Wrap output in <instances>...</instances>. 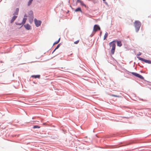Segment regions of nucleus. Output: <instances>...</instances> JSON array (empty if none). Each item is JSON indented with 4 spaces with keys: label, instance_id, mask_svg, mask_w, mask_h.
Listing matches in <instances>:
<instances>
[{
    "label": "nucleus",
    "instance_id": "obj_26",
    "mask_svg": "<svg viewBox=\"0 0 151 151\" xmlns=\"http://www.w3.org/2000/svg\"><path fill=\"white\" fill-rule=\"evenodd\" d=\"M82 1L81 0H77L76 2V5L77 4V3H80Z\"/></svg>",
    "mask_w": 151,
    "mask_h": 151
},
{
    "label": "nucleus",
    "instance_id": "obj_51",
    "mask_svg": "<svg viewBox=\"0 0 151 151\" xmlns=\"http://www.w3.org/2000/svg\"><path fill=\"white\" fill-rule=\"evenodd\" d=\"M103 1H105L106 0H102Z\"/></svg>",
    "mask_w": 151,
    "mask_h": 151
},
{
    "label": "nucleus",
    "instance_id": "obj_13",
    "mask_svg": "<svg viewBox=\"0 0 151 151\" xmlns=\"http://www.w3.org/2000/svg\"><path fill=\"white\" fill-rule=\"evenodd\" d=\"M17 17V16L13 15V16L12 17V19L10 21V23H13L14 21L16 19Z\"/></svg>",
    "mask_w": 151,
    "mask_h": 151
},
{
    "label": "nucleus",
    "instance_id": "obj_34",
    "mask_svg": "<svg viewBox=\"0 0 151 151\" xmlns=\"http://www.w3.org/2000/svg\"><path fill=\"white\" fill-rule=\"evenodd\" d=\"M94 34L95 33L93 32L90 35V36L91 37H92L94 35Z\"/></svg>",
    "mask_w": 151,
    "mask_h": 151
},
{
    "label": "nucleus",
    "instance_id": "obj_41",
    "mask_svg": "<svg viewBox=\"0 0 151 151\" xmlns=\"http://www.w3.org/2000/svg\"><path fill=\"white\" fill-rule=\"evenodd\" d=\"M60 38L58 40H57V41L58 42H59V41H60Z\"/></svg>",
    "mask_w": 151,
    "mask_h": 151
},
{
    "label": "nucleus",
    "instance_id": "obj_58",
    "mask_svg": "<svg viewBox=\"0 0 151 151\" xmlns=\"http://www.w3.org/2000/svg\"><path fill=\"white\" fill-rule=\"evenodd\" d=\"M136 67H135V69H136Z\"/></svg>",
    "mask_w": 151,
    "mask_h": 151
},
{
    "label": "nucleus",
    "instance_id": "obj_57",
    "mask_svg": "<svg viewBox=\"0 0 151 151\" xmlns=\"http://www.w3.org/2000/svg\"><path fill=\"white\" fill-rule=\"evenodd\" d=\"M1 63H2L3 62H2V61H1Z\"/></svg>",
    "mask_w": 151,
    "mask_h": 151
},
{
    "label": "nucleus",
    "instance_id": "obj_16",
    "mask_svg": "<svg viewBox=\"0 0 151 151\" xmlns=\"http://www.w3.org/2000/svg\"><path fill=\"white\" fill-rule=\"evenodd\" d=\"M28 16L30 17H32L33 16V12L32 10L28 12Z\"/></svg>",
    "mask_w": 151,
    "mask_h": 151
},
{
    "label": "nucleus",
    "instance_id": "obj_14",
    "mask_svg": "<svg viewBox=\"0 0 151 151\" xmlns=\"http://www.w3.org/2000/svg\"><path fill=\"white\" fill-rule=\"evenodd\" d=\"M19 9L18 8H16L14 13L13 14V15L17 16L19 13Z\"/></svg>",
    "mask_w": 151,
    "mask_h": 151
},
{
    "label": "nucleus",
    "instance_id": "obj_43",
    "mask_svg": "<svg viewBox=\"0 0 151 151\" xmlns=\"http://www.w3.org/2000/svg\"><path fill=\"white\" fill-rule=\"evenodd\" d=\"M139 66L140 67H141V68H143V65L141 66V65H139Z\"/></svg>",
    "mask_w": 151,
    "mask_h": 151
},
{
    "label": "nucleus",
    "instance_id": "obj_59",
    "mask_svg": "<svg viewBox=\"0 0 151 151\" xmlns=\"http://www.w3.org/2000/svg\"><path fill=\"white\" fill-rule=\"evenodd\" d=\"M62 71H64L63 70H61Z\"/></svg>",
    "mask_w": 151,
    "mask_h": 151
},
{
    "label": "nucleus",
    "instance_id": "obj_45",
    "mask_svg": "<svg viewBox=\"0 0 151 151\" xmlns=\"http://www.w3.org/2000/svg\"><path fill=\"white\" fill-rule=\"evenodd\" d=\"M19 135H20L19 134H18L17 135V137H19Z\"/></svg>",
    "mask_w": 151,
    "mask_h": 151
},
{
    "label": "nucleus",
    "instance_id": "obj_48",
    "mask_svg": "<svg viewBox=\"0 0 151 151\" xmlns=\"http://www.w3.org/2000/svg\"><path fill=\"white\" fill-rule=\"evenodd\" d=\"M68 3H70V0H69V1H68Z\"/></svg>",
    "mask_w": 151,
    "mask_h": 151
},
{
    "label": "nucleus",
    "instance_id": "obj_15",
    "mask_svg": "<svg viewBox=\"0 0 151 151\" xmlns=\"http://www.w3.org/2000/svg\"><path fill=\"white\" fill-rule=\"evenodd\" d=\"M80 5L81 6H84L86 8V9H88L89 8V7L88 6L86 5L83 2V1H82L80 3Z\"/></svg>",
    "mask_w": 151,
    "mask_h": 151
},
{
    "label": "nucleus",
    "instance_id": "obj_7",
    "mask_svg": "<svg viewBox=\"0 0 151 151\" xmlns=\"http://www.w3.org/2000/svg\"><path fill=\"white\" fill-rule=\"evenodd\" d=\"M101 28L98 24H95L94 25L93 32L97 31L98 30H100Z\"/></svg>",
    "mask_w": 151,
    "mask_h": 151
},
{
    "label": "nucleus",
    "instance_id": "obj_5",
    "mask_svg": "<svg viewBox=\"0 0 151 151\" xmlns=\"http://www.w3.org/2000/svg\"><path fill=\"white\" fill-rule=\"evenodd\" d=\"M137 58L138 59V60H141L142 62L149 64H151V60H150L145 59L143 58L138 56H137Z\"/></svg>",
    "mask_w": 151,
    "mask_h": 151
},
{
    "label": "nucleus",
    "instance_id": "obj_19",
    "mask_svg": "<svg viewBox=\"0 0 151 151\" xmlns=\"http://www.w3.org/2000/svg\"><path fill=\"white\" fill-rule=\"evenodd\" d=\"M27 19V18L25 17H24L23 18L22 22H21L22 23V24H23V25L25 24L26 22Z\"/></svg>",
    "mask_w": 151,
    "mask_h": 151
},
{
    "label": "nucleus",
    "instance_id": "obj_17",
    "mask_svg": "<svg viewBox=\"0 0 151 151\" xmlns=\"http://www.w3.org/2000/svg\"><path fill=\"white\" fill-rule=\"evenodd\" d=\"M116 48H111V50L110 54L111 55H113L114 54Z\"/></svg>",
    "mask_w": 151,
    "mask_h": 151
},
{
    "label": "nucleus",
    "instance_id": "obj_44",
    "mask_svg": "<svg viewBox=\"0 0 151 151\" xmlns=\"http://www.w3.org/2000/svg\"><path fill=\"white\" fill-rule=\"evenodd\" d=\"M69 12H70V11H69V10H68V11H67V12H66V14H68V13H69Z\"/></svg>",
    "mask_w": 151,
    "mask_h": 151
},
{
    "label": "nucleus",
    "instance_id": "obj_11",
    "mask_svg": "<svg viewBox=\"0 0 151 151\" xmlns=\"http://www.w3.org/2000/svg\"><path fill=\"white\" fill-rule=\"evenodd\" d=\"M41 76L39 74L34 75L31 76V77L35 79H40V78Z\"/></svg>",
    "mask_w": 151,
    "mask_h": 151
},
{
    "label": "nucleus",
    "instance_id": "obj_49",
    "mask_svg": "<svg viewBox=\"0 0 151 151\" xmlns=\"http://www.w3.org/2000/svg\"><path fill=\"white\" fill-rule=\"evenodd\" d=\"M124 117L126 118H127L128 117Z\"/></svg>",
    "mask_w": 151,
    "mask_h": 151
},
{
    "label": "nucleus",
    "instance_id": "obj_47",
    "mask_svg": "<svg viewBox=\"0 0 151 151\" xmlns=\"http://www.w3.org/2000/svg\"><path fill=\"white\" fill-rule=\"evenodd\" d=\"M32 122H37V121H32Z\"/></svg>",
    "mask_w": 151,
    "mask_h": 151
},
{
    "label": "nucleus",
    "instance_id": "obj_52",
    "mask_svg": "<svg viewBox=\"0 0 151 151\" xmlns=\"http://www.w3.org/2000/svg\"><path fill=\"white\" fill-rule=\"evenodd\" d=\"M14 87L15 88H16V87H15V86H14Z\"/></svg>",
    "mask_w": 151,
    "mask_h": 151
},
{
    "label": "nucleus",
    "instance_id": "obj_24",
    "mask_svg": "<svg viewBox=\"0 0 151 151\" xmlns=\"http://www.w3.org/2000/svg\"><path fill=\"white\" fill-rule=\"evenodd\" d=\"M15 24L17 25H22V23L21 22V23H19V22H15Z\"/></svg>",
    "mask_w": 151,
    "mask_h": 151
},
{
    "label": "nucleus",
    "instance_id": "obj_38",
    "mask_svg": "<svg viewBox=\"0 0 151 151\" xmlns=\"http://www.w3.org/2000/svg\"><path fill=\"white\" fill-rule=\"evenodd\" d=\"M23 26V24H22V25H21V26L19 27H18V28L19 29H20L21 28V27Z\"/></svg>",
    "mask_w": 151,
    "mask_h": 151
},
{
    "label": "nucleus",
    "instance_id": "obj_30",
    "mask_svg": "<svg viewBox=\"0 0 151 151\" xmlns=\"http://www.w3.org/2000/svg\"><path fill=\"white\" fill-rule=\"evenodd\" d=\"M142 54V53L140 52H139V53L137 54V56L139 57V56L140 55Z\"/></svg>",
    "mask_w": 151,
    "mask_h": 151
},
{
    "label": "nucleus",
    "instance_id": "obj_46",
    "mask_svg": "<svg viewBox=\"0 0 151 151\" xmlns=\"http://www.w3.org/2000/svg\"><path fill=\"white\" fill-rule=\"evenodd\" d=\"M33 83L35 84H36L37 83H36L35 81H33Z\"/></svg>",
    "mask_w": 151,
    "mask_h": 151
},
{
    "label": "nucleus",
    "instance_id": "obj_31",
    "mask_svg": "<svg viewBox=\"0 0 151 151\" xmlns=\"http://www.w3.org/2000/svg\"><path fill=\"white\" fill-rule=\"evenodd\" d=\"M12 137H17V134H13L11 136Z\"/></svg>",
    "mask_w": 151,
    "mask_h": 151
},
{
    "label": "nucleus",
    "instance_id": "obj_6",
    "mask_svg": "<svg viewBox=\"0 0 151 151\" xmlns=\"http://www.w3.org/2000/svg\"><path fill=\"white\" fill-rule=\"evenodd\" d=\"M34 23L37 27H39L41 24L42 22L41 20H38L35 18L34 19Z\"/></svg>",
    "mask_w": 151,
    "mask_h": 151
},
{
    "label": "nucleus",
    "instance_id": "obj_53",
    "mask_svg": "<svg viewBox=\"0 0 151 151\" xmlns=\"http://www.w3.org/2000/svg\"><path fill=\"white\" fill-rule=\"evenodd\" d=\"M88 0V1H91V0Z\"/></svg>",
    "mask_w": 151,
    "mask_h": 151
},
{
    "label": "nucleus",
    "instance_id": "obj_4",
    "mask_svg": "<svg viewBox=\"0 0 151 151\" xmlns=\"http://www.w3.org/2000/svg\"><path fill=\"white\" fill-rule=\"evenodd\" d=\"M134 25L135 29V32H137L139 31L141 25V23L139 20H136L134 22Z\"/></svg>",
    "mask_w": 151,
    "mask_h": 151
},
{
    "label": "nucleus",
    "instance_id": "obj_22",
    "mask_svg": "<svg viewBox=\"0 0 151 151\" xmlns=\"http://www.w3.org/2000/svg\"><path fill=\"white\" fill-rule=\"evenodd\" d=\"M108 36V33L106 32L104 37V40H105L106 38Z\"/></svg>",
    "mask_w": 151,
    "mask_h": 151
},
{
    "label": "nucleus",
    "instance_id": "obj_33",
    "mask_svg": "<svg viewBox=\"0 0 151 151\" xmlns=\"http://www.w3.org/2000/svg\"><path fill=\"white\" fill-rule=\"evenodd\" d=\"M104 3L107 6H108V4L107 3V2H106V1H104Z\"/></svg>",
    "mask_w": 151,
    "mask_h": 151
},
{
    "label": "nucleus",
    "instance_id": "obj_10",
    "mask_svg": "<svg viewBox=\"0 0 151 151\" xmlns=\"http://www.w3.org/2000/svg\"><path fill=\"white\" fill-rule=\"evenodd\" d=\"M115 41V43H116L117 46L119 47H121L122 45V42L121 40H118L117 39L114 40Z\"/></svg>",
    "mask_w": 151,
    "mask_h": 151
},
{
    "label": "nucleus",
    "instance_id": "obj_3",
    "mask_svg": "<svg viewBox=\"0 0 151 151\" xmlns=\"http://www.w3.org/2000/svg\"><path fill=\"white\" fill-rule=\"evenodd\" d=\"M139 142L138 141L130 140L129 141L124 142H121V143L120 144V146H123L133 143H135Z\"/></svg>",
    "mask_w": 151,
    "mask_h": 151
},
{
    "label": "nucleus",
    "instance_id": "obj_21",
    "mask_svg": "<svg viewBox=\"0 0 151 151\" xmlns=\"http://www.w3.org/2000/svg\"><path fill=\"white\" fill-rule=\"evenodd\" d=\"M40 128V127L39 125H33L32 127L33 129H39Z\"/></svg>",
    "mask_w": 151,
    "mask_h": 151
},
{
    "label": "nucleus",
    "instance_id": "obj_40",
    "mask_svg": "<svg viewBox=\"0 0 151 151\" xmlns=\"http://www.w3.org/2000/svg\"><path fill=\"white\" fill-rule=\"evenodd\" d=\"M111 57L113 60H115L116 61V60L112 56Z\"/></svg>",
    "mask_w": 151,
    "mask_h": 151
},
{
    "label": "nucleus",
    "instance_id": "obj_55",
    "mask_svg": "<svg viewBox=\"0 0 151 151\" xmlns=\"http://www.w3.org/2000/svg\"><path fill=\"white\" fill-rule=\"evenodd\" d=\"M135 62H134V64H135Z\"/></svg>",
    "mask_w": 151,
    "mask_h": 151
},
{
    "label": "nucleus",
    "instance_id": "obj_42",
    "mask_svg": "<svg viewBox=\"0 0 151 151\" xmlns=\"http://www.w3.org/2000/svg\"><path fill=\"white\" fill-rule=\"evenodd\" d=\"M102 34V32L101 31H100V33L99 34V36H101V35Z\"/></svg>",
    "mask_w": 151,
    "mask_h": 151
},
{
    "label": "nucleus",
    "instance_id": "obj_29",
    "mask_svg": "<svg viewBox=\"0 0 151 151\" xmlns=\"http://www.w3.org/2000/svg\"><path fill=\"white\" fill-rule=\"evenodd\" d=\"M79 40H77L76 41L74 42V43L75 44H77L79 42Z\"/></svg>",
    "mask_w": 151,
    "mask_h": 151
},
{
    "label": "nucleus",
    "instance_id": "obj_56",
    "mask_svg": "<svg viewBox=\"0 0 151 151\" xmlns=\"http://www.w3.org/2000/svg\"><path fill=\"white\" fill-rule=\"evenodd\" d=\"M73 2H74V0H73Z\"/></svg>",
    "mask_w": 151,
    "mask_h": 151
},
{
    "label": "nucleus",
    "instance_id": "obj_39",
    "mask_svg": "<svg viewBox=\"0 0 151 151\" xmlns=\"http://www.w3.org/2000/svg\"><path fill=\"white\" fill-rule=\"evenodd\" d=\"M69 6L72 10H73L74 9V8L71 6L70 5Z\"/></svg>",
    "mask_w": 151,
    "mask_h": 151
},
{
    "label": "nucleus",
    "instance_id": "obj_50",
    "mask_svg": "<svg viewBox=\"0 0 151 151\" xmlns=\"http://www.w3.org/2000/svg\"><path fill=\"white\" fill-rule=\"evenodd\" d=\"M140 72H141V73H142V71H140Z\"/></svg>",
    "mask_w": 151,
    "mask_h": 151
},
{
    "label": "nucleus",
    "instance_id": "obj_23",
    "mask_svg": "<svg viewBox=\"0 0 151 151\" xmlns=\"http://www.w3.org/2000/svg\"><path fill=\"white\" fill-rule=\"evenodd\" d=\"M33 1V0H29L27 3V6H29L30 5Z\"/></svg>",
    "mask_w": 151,
    "mask_h": 151
},
{
    "label": "nucleus",
    "instance_id": "obj_2",
    "mask_svg": "<svg viewBox=\"0 0 151 151\" xmlns=\"http://www.w3.org/2000/svg\"><path fill=\"white\" fill-rule=\"evenodd\" d=\"M125 72H126L129 75V73H131L134 76L137 77L143 80L144 79V77L139 73L134 72H130L126 69H125Z\"/></svg>",
    "mask_w": 151,
    "mask_h": 151
},
{
    "label": "nucleus",
    "instance_id": "obj_28",
    "mask_svg": "<svg viewBox=\"0 0 151 151\" xmlns=\"http://www.w3.org/2000/svg\"><path fill=\"white\" fill-rule=\"evenodd\" d=\"M110 96L115 97H116L117 95H116L114 94H109Z\"/></svg>",
    "mask_w": 151,
    "mask_h": 151
},
{
    "label": "nucleus",
    "instance_id": "obj_12",
    "mask_svg": "<svg viewBox=\"0 0 151 151\" xmlns=\"http://www.w3.org/2000/svg\"><path fill=\"white\" fill-rule=\"evenodd\" d=\"M75 12H80L81 13H82L83 12L82 11L81 8L80 7H78L76 9L74 10Z\"/></svg>",
    "mask_w": 151,
    "mask_h": 151
},
{
    "label": "nucleus",
    "instance_id": "obj_20",
    "mask_svg": "<svg viewBox=\"0 0 151 151\" xmlns=\"http://www.w3.org/2000/svg\"><path fill=\"white\" fill-rule=\"evenodd\" d=\"M34 17L29 18V22L30 24H32L33 21Z\"/></svg>",
    "mask_w": 151,
    "mask_h": 151
},
{
    "label": "nucleus",
    "instance_id": "obj_37",
    "mask_svg": "<svg viewBox=\"0 0 151 151\" xmlns=\"http://www.w3.org/2000/svg\"><path fill=\"white\" fill-rule=\"evenodd\" d=\"M116 97H117V98H121V97H122V96H119V95H117V96Z\"/></svg>",
    "mask_w": 151,
    "mask_h": 151
},
{
    "label": "nucleus",
    "instance_id": "obj_25",
    "mask_svg": "<svg viewBox=\"0 0 151 151\" xmlns=\"http://www.w3.org/2000/svg\"><path fill=\"white\" fill-rule=\"evenodd\" d=\"M78 58H79V59L80 60V61H79L78 62L80 64H82V63H84L81 60V59L79 58V57L78 56Z\"/></svg>",
    "mask_w": 151,
    "mask_h": 151
},
{
    "label": "nucleus",
    "instance_id": "obj_35",
    "mask_svg": "<svg viewBox=\"0 0 151 151\" xmlns=\"http://www.w3.org/2000/svg\"><path fill=\"white\" fill-rule=\"evenodd\" d=\"M63 132L65 134L67 132V131L65 130H63Z\"/></svg>",
    "mask_w": 151,
    "mask_h": 151
},
{
    "label": "nucleus",
    "instance_id": "obj_27",
    "mask_svg": "<svg viewBox=\"0 0 151 151\" xmlns=\"http://www.w3.org/2000/svg\"><path fill=\"white\" fill-rule=\"evenodd\" d=\"M80 67L82 68H83L84 67H85V66L83 64H80Z\"/></svg>",
    "mask_w": 151,
    "mask_h": 151
},
{
    "label": "nucleus",
    "instance_id": "obj_54",
    "mask_svg": "<svg viewBox=\"0 0 151 151\" xmlns=\"http://www.w3.org/2000/svg\"><path fill=\"white\" fill-rule=\"evenodd\" d=\"M34 119V117H33L32 118V119Z\"/></svg>",
    "mask_w": 151,
    "mask_h": 151
},
{
    "label": "nucleus",
    "instance_id": "obj_1",
    "mask_svg": "<svg viewBox=\"0 0 151 151\" xmlns=\"http://www.w3.org/2000/svg\"><path fill=\"white\" fill-rule=\"evenodd\" d=\"M130 134H131L130 132H129V131L127 130L124 131V132H117L115 134H113L108 135L107 136V137L109 138L115 136L122 137L124 135H129Z\"/></svg>",
    "mask_w": 151,
    "mask_h": 151
},
{
    "label": "nucleus",
    "instance_id": "obj_8",
    "mask_svg": "<svg viewBox=\"0 0 151 151\" xmlns=\"http://www.w3.org/2000/svg\"><path fill=\"white\" fill-rule=\"evenodd\" d=\"M23 26L27 30H29L32 29L31 26L28 23H26Z\"/></svg>",
    "mask_w": 151,
    "mask_h": 151
},
{
    "label": "nucleus",
    "instance_id": "obj_32",
    "mask_svg": "<svg viewBox=\"0 0 151 151\" xmlns=\"http://www.w3.org/2000/svg\"><path fill=\"white\" fill-rule=\"evenodd\" d=\"M58 43V42L57 41H56L55 42L53 43V45H52V46H53L55 44H57Z\"/></svg>",
    "mask_w": 151,
    "mask_h": 151
},
{
    "label": "nucleus",
    "instance_id": "obj_18",
    "mask_svg": "<svg viewBox=\"0 0 151 151\" xmlns=\"http://www.w3.org/2000/svg\"><path fill=\"white\" fill-rule=\"evenodd\" d=\"M61 45V43H60L59 44H58L57 46L55 48V49L53 50L52 52V53L53 54L55 51L57 49H58L59 47H60Z\"/></svg>",
    "mask_w": 151,
    "mask_h": 151
},
{
    "label": "nucleus",
    "instance_id": "obj_9",
    "mask_svg": "<svg viewBox=\"0 0 151 151\" xmlns=\"http://www.w3.org/2000/svg\"><path fill=\"white\" fill-rule=\"evenodd\" d=\"M115 41L114 40L109 43V45L110 47L116 48V44Z\"/></svg>",
    "mask_w": 151,
    "mask_h": 151
},
{
    "label": "nucleus",
    "instance_id": "obj_36",
    "mask_svg": "<svg viewBox=\"0 0 151 151\" xmlns=\"http://www.w3.org/2000/svg\"><path fill=\"white\" fill-rule=\"evenodd\" d=\"M27 15L26 14H25L24 15V17H25V18H27Z\"/></svg>",
    "mask_w": 151,
    "mask_h": 151
}]
</instances>
